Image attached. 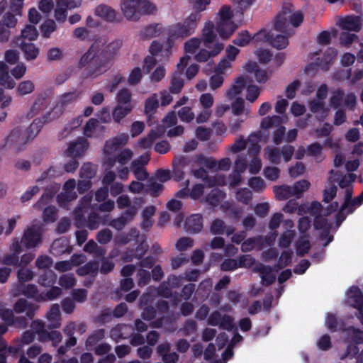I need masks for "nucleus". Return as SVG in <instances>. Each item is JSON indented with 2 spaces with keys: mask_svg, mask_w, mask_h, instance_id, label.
Here are the masks:
<instances>
[{
  "mask_svg": "<svg viewBox=\"0 0 363 363\" xmlns=\"http://www.w3.org/2000/svg\"><path fill=\"white\" fill-rule=\"evenodd\" d=\"M83 80L96 79L108 71L111 66L99 52V45L93 43L79 60L77 66Z\"/></svg>",
  "mask_w": 363,
  "mask_h": 363,
  "instance_id": "1",
  "label": "nucleus"
},
{
  "mask_svg": "<svg viewBox=\"0 0 363 363\" xmlns=\"http://www.w3.org/2000/svg\"><path fill=\"white\" fill-rule=\"evenodd\" d=\"M201 14L198 12L191 13L183 22L177 23L167 28L169 38L177 39L187 38L195 33Z\"/></svg>",
  "mask_w": 363,
  "mask_h": 363,
  "instance_id": "2",
  "label": "nucleus"
},
{
  "mask_svg": "<svg viewBox=\"0 0 363 363\" xmlns=\"http://www.w3.org/2000/svg\"><path fill=\"white\" fill-rule=\"evenodd\" d=\"M41 232L40 230L33 225L28 228L23 233L21 238V243L26 248H33L36 247L39 243L41 242Z\"/></svg>",
  "mask_w": 363,
  "mask_h": 363,
  "instance_id": "3",
  "label": "nucleus"
},
{
  "mask_svg": "<svg viewBox=\"0 0 363 363\" xmlns=\"http://www.w3.org/2000/svg\"><path fill=\"white\" fill-rule=\"evenodd\" d=\"M122 45L123 42L121 40H115L108 43L104 48L101 50L99 48V52L103 57V58H104L112 67L113 65L117 52L121 49Z\"/></svg>",
  "mask_w": 363,
  "mask_h": 363,
  "instance_id": "4",
  "label": "nucleus"
},
{
  "mask_svg": "<svg viewBox=\"0 0 363 363\" xmlns=\"http://www.w3.org/2000/svg\"><path fill=\"white\" fill-rule=\"evenodd\" d=\"M52 113L48 112L43 117L35 118L27 130L26 142L33 140L40 132L43 125L46 123L52 121Z\"/></svg>",
  "mask_w": 363,
  "mask_h": 363,
  "instance_id": "5",
  "label": "nucleus"
},
{
  "mask_svg": "<svg viewBox=\"0 0 363 363\" xmlns=\"http://www.w3.org/2000/svg\"><path fill=\"white\" fill-rule=\"evenodd\" d=\"M78 96L79 94H77L76 91L68 92L62 94L58 101V104L54 107L52 111H49L50 113H52V119L57 118L62 113L65 107L75 101L78 98Z\"/></svg>",
  "mask_w": 363,
  "mask_h": 363,
  "instance_id": "6",
  "label": "nucleus"
},
{
  "mask_svg": "<svg viewBox=\"0 0 363 363\" xmlns=\"http://www.w3.org/2000/svg\"><path fill=\"white\" fill-rule=\"evenodd\" d=\"M89 147V143L84 138H79L76 141L70 143L66 154L69 157H80L84 155Z\"/></svg>",
  "mask_w": 363,
  "mask_h": 363,
  "instance_id": "7",
  "label": "nucleus"
},
{
  "mask_svg": "<svg viewBox=\"0 0 363 363\" xmlns=\"http://www.w3.org/2000/svg\"><path fill=\"white\" fill-rule=\"evenodd\" d=\"M253 271L259 273L261 284L264 286L272 285L276 280V276L272 273V268L269 265L259 264L254 268Z\"/></svg>",
  "mask_w": 363,
  "mask_h": 363,
  "instance_id": "8",
  "label": "nucleus"
},
{
  "mask_svg": "<svg viewBox=\"0 0 363 363\" xmlns=\"http://www.w3.org/2000/svg\"><path fill=\"white\" fill-rule=\"evenodd\" d=\"M121 10L125 17L128 20H138V0H123L121 5Z\"/></svg>",
  "mask_w": 363,
  "mask_h": 363,
  "instance_id": "9",
  "label": "nucleus"
},
{
  "mask_svg": "<svg viewBox=\"0 0 363 363\" xmlns=\"http://www.w3.org/2000/svg\"><path fill=\"white\" fill-rule=\"evenodd\" d=\"M339 26L342 30L359 32L362 28L361 18L354 15L347 16L340 20Z\"/></svg>",
  "mask_w": 363,
  "mask_h": 363,
  "instance_id": "10",
  "label": "nucleus"
},
{
  "mask_svg": "<svg viewBox=\"0 0 363 363\" xmlns=\"http://www.w3.org/2000/svg\"><path fill=\"white\" fill-rule=\"evenodd\" d=\"M337 55V50L333 48H328L321 59L318 58L315 65L323 71L329 69Z\"/></svg>",
  "mask_w": 363,
  "mask_h": 363,
  "instance_id": "11",
  "label": "nucleus"
},
{
  "mask_svg": "<svg viewBox=\"0 0 363 363\" xmlns=\"http://www.w3.org/2000/svg\"><path fill=\"white\" fill-rule=\"evenodd\" d=\"M224 48L223 43L216 42L211 50L208 51L206 49H201L199 52L195 55V60L199 62H205L211 57L218 55Z\"/></svg>",
  "mask_w": 363,
  "mask_h": 363,
  "instance_id": "12",
  "label": "nucleus"
},
{
  "mask_svg": "<svg viewBox=\"0 0 363 363\" xmlns=\"http://www.w3.org/2000/svg\"><path fill=\"white\" fill-rule=\"evenodd\" d=\"M128 140L126 134H121L117 137L107 140L104 145V152L111 155L125 145Z\"/></svg>",
  "mask_w": 363,
  "mask_h": 363,
  "instance_id": "13",
  "label": "nucleus"
},
{
  "mask_svg": "<svg viewBox=\"0 0 363 363\" xmlns=\"http://www.w3.org/2000/svg\"><path fill=\"white\" fill-rule=\"evenodd\" d=\"M203 217L200 214L189 216L184 223L186 230L189 233H197L203 229Z\"/></svg>",
  "mask_w": 363,
  "mask_h": 363,
  "instance_id": "14",
  "label": "nucleus"
},
{
  "mask_svg": "<svg viewBox=\"0 0 363 363\" xmlns=\"http://www.w3.org/2000/svg\"><path fill=\"white\" fill-rule=\"evenodd\" d=\"M264 35V40L269 42V44L277 50H282L286 48L289 45V40L286 35H274L271 32L262 33Z\"/></svg>",
  "mask_w": 363,
  "mask_h": 363,
  "instance_id": "15",
  "label": "nucleus"
},
{
  "mask_svg": "<svg viewBox=\"0 0 363 363\" xmlns=\"http://www.w3.org/2000/svg\"><path fill=\"white\" fill-rule=\"evenodd\" d=\"M245 69L247 72L253 73L256 81L259 83H265L269 79L267 71L260 69L255 62L250 61L247 62Z\"/></svg>",
  "mask_w": 363,
  "mask_h": 363,
  "instance_id": "16",
  "label": "nucleus"
},
{
  "mask_svg": "<svg viewBox=\"0 0 363 363\" xmlns=\"http://www.w3.org/2000/svg\"><path fill=\"white\" fill-rule=\"evenodd\" d=\"M214 23L208 21L205 23L204 28L202 30V40L203 45L208 49L212 48V44L215 43L216 39V34L214 32Z\"/></svg>",
  "mask_w": 363,
  "mask_h": 363,
  "instance_id": "17",
  "label": "nucleus"
},
{
  "mask_svg": "<svg viewBox=\"0 0 363 363\" xmlns=\"http://www.w3.org/2000/svg\"><path fill=\"white\" fill-rule=\"evenodd\" d=\"M347 301L351 306L357 310L363 308V293L358 286H353L350 289Z\"/></svg>",
  "mask_w": 363,
  "mask_h": 363,
  "instance_id": "18",
  "label": "nucleus"
},
{
  "mask_svg": "<svg viewBox=\"0 0 363 363\" xmlns=\"http://www.w3.org/2000/svg\"><path fill=\"white\" fill-rule=\"evenodd\" d=\"M262 35V30L255 33L253 37L250 35L247 30H242L238 34L237 37L233 40V43L238 46L244 47L248 45L252 39H255L256 41L261 40Z\"/></svg>",
  "mask_w": 363,
  "mask_h": 363,
  "instance_id": "19",
  "label": "nucleus"
},
{
  "mask_svg": "<svg viewBox=\"0 0 363 363\" xmlns=\"http://www.w3.org/2000/svg\"><path fill=\"white\" fill-rule=\"evenodd\" d=\"M148 160V158L143 161L136 160L131 163V170L138 181H145L148 177V173L144 167V165L147 163Z\"/></svg>",
  "mask_w": 363,
  "mask_h": 363,
  "instance_id": "20",
  "label": "nucleus"
},
{
  "mask_svg": "<svg viewBox=\"0 0 363 363\" xmlns=\"http://www.w3.org/2000/svg\"><path fill=\"white\" fill-rule=\"evenodd\" d=\"M159 107V100L156 94L148 97L145 102L144 111L147 116V123L150 125L152 124L151 119Z\"/></svg>",
  "mask_w": 363,
  "mask_h": 363,
  "instance_id": "21",
  "label": "nucleus"
},
{
  "mask_svg": "<svg viewBox=\"0 0 363 363\" xmlns=\"http://www.w3.org/2000/svg\"><path fill=\"white\" fill-rule=\"evenodd\" d=\"M99 269V263L98 261L92 260L86 262L84 265L79 267L76 272L79 276H97Z\"/></svg>",
  "mask_w": 363,
  "mask_h": 363,
  "instance_id": "22",
  "label": "nucleus"
},
{
  "mask_svg": "<svg viewBox=\"0 0 363 363\" xmlns=\"http://www.w3.org/2000/svg\"><path fill=\"white\" fill-rule=\"evenodd\" d=\"M236 29L237 26L233 21L218 22L217 23L216 30L220 38L224 40L229 38Z\"/></svg>",
  "mask_w": 363,
  "mask_h": 363,
  "instance_id": "23",
  "label": "nucleus"
},
{
  "mask_svg": "<svg viewBox=\"0 0 363 363\" xmlns=\"http://www.w3.org/2000/svg\"><path fill=\"white\" fill-rule=\"evenodd\" d=\"M155 207L152 205L146 206L142 211V223L140 227L143 230L148 231L153 225L152 217L155 213Z\"/></svg>",
  "mask_w": 363,
  "mask_h": 363,
  "instance_id": "24",
  "label": "nucleus"
},
{
  "mask_svg": "<svg viewBox=\"0 0 363 363\" xmlns=\"http://www.w3.org/2000/svg\"><path fill=\"white\" fill-rule=\"evenodd\" d=\"M95 14L106 21L113 22L116 20L117 13L110 6L101 4L96 8Z\"/></svg>",
  "mask_w": 363,
  "mask_h": 363,
  "instance_id": "25",
  "label": "nucleus"
},
{
  "mask_svg": "<svg viewBox=\"0 0 363 363\" xmlns=\"http://www.w3.org/2000/svg\"><path fill=\"white\" fill-rule=\"evenodd\" d=\"M20 48L24 55L25 59L28 61L35 60L40 52L39 48L32 43L22 42Z\"/></svg>",
  "mask_w": 363,
  "mask_h": 363,
  "instance_id": "26",
  "label": "nucleus"
},
{
  "mask_svg": "<svg viewBox=\"0 0 363 363\" xmlns=\"http://www.w3.org/2000/svg\"><path fill=\"white\" fill-rule=\"evenodd\" d=\"M18 290L21 295H23L28 298H33L36 301H40L38 298L41 296V294H39L38 289L36 285L33 284H21L18 287Z\"/></svg>",
  "mask_w": 363,
  "mask_h": 363,
  "instance_id": "27",
  "label": "nucleus"
},
{
  "mask_svg": "<svg viewBox=\"0 0 363 363\" xmlns=\"http://www.w3.org/2000/svg\"><path fill=\"white\" fill-rule=\"evenodd\" d=\"M330 174H334L336 177L335 181L337 182L339 180L338 184L339 186L342 189L350 187V184L354 182L356 179V175L352 173H350L342 176L341 173L338 171H334L331 169L330 171Z\"/></svg>",
  "mask_w": 363,
  "mask_h": 363,
  "instance_id": "28",
  "label": "nucleus"
},
{
  "mask_svg": "<svg viewBox=\"0 0 363 363\" xmlns=\"http://www.w3.org/2000/svg\"><path fill=\"white\" fill-rule=\"evenodd\" d=\"M309 235H301L296 242V254L299 257H303L308 254L311 249V242L308 240Z\"/></svg>",
  "mask_w": 363,
  "mask_h": 363,
  "instance_id": "29",
  "label": "nucleus"
},
{
  "mask_svg": "<svg viewBox=\"0 0 363 363\" xmlns=\"http://www.w3.org/2000/svg\"><path fill=\"white\" fill-rule=\"evenodd\" d=\"M133 328L131 325L126 324H118L113 327L110 331V337L118 342L122 339H125L126 336L123 330H133Z\"/></svg>",
  "mask_w": 363,
  "mask_h": 363,
  "instance_id": "30",
  "label": "nucleus"
},
{
  "mask_svg": "<svg viewBox=\"0 0 363 363\" xmlns=\"http://www.w3.org/2000/svg\"><path fill=\"white\" fill-rule=\"evenodd\" d=\"M57 280V275L55 272L52 269H47L40 275L38 283L45 287H49L52 286Z\"/></svg>",
  "mask_w": 363,
  "mask_h": 363,
  "instance_id": "31",
  "label": "nucleus"
},
{
  "mask_svg": "<svg viewBox=\"0 0 363 363\" xmlns=\"http://www.w3.org/2000/svg\"><path fill=\"white\" fill-rule=\"evenodd\" d=\"M246 85V80L243 77H239L235 83L228 89L226 95L229 99H233L240 94Z\"/></svg>",
  "mask_w": 363,
  "mask_h": 363,
  "instance_id": "32",
  "label": "nucleus"
},
{
  "mask_svg": "<svg viewBox=\"0 0 363 363\" xmlns=\"http://www.w3.org/2000/svg\"><path fill=\"white\" fill-rule=\"evenodd\" d=\"M133 106H123L117 104L112 111V116L114 122L118 123L122 119L127 116L133 110Z\"/></svg>",
  "mask_w": 363,
  "mask_h": 363,
  "instance_id": "33",
  "label": "nucleus"
},
{
  "mask_svg": "<svg viewBox=\"0 0 363 363\" xmlns=\"http://www.w3.org/2000/svg\"><path fill=\"white\" fill-rule=\"evenodd\" d=\"M225 196V194L223 191L218 189H212L211 192L207 194L206 201L209 205L216 207L219 205Z\"/></svg>",
  "mask_w": 363,
  "mask_h": 363,
  "instance_id": "34",
  "label": "nucleus"
},
{
  "mask_svg": "<svg viewBox=\"0 0 363 363\" xmlns=\"http://www.w3.org/2000/svg\"><path fill=\"white\" fill-rule=\"evenodd\" d=\"M182 74L179 72H174L170 82L169 92L171 94H177L181 92L184 87V82L182 78Z\"/></svg>",
  "mask_w": 363,
  "mask_h": 363,
  "instance_id": "35",
  "label": "nucleus"
},
{
  "mask_svg": "<svg viewBox=\"0 0 363 363\" xmlns=\"http://www.w3.org/2000/svg\"><path fill=\"white\" fill-rule=\"evenodd\" d=\"M138 19L141 16L153 14L157 11L155 5L147 0H138Z\"/></svg>",
  "mask_w": 363,
  "mask_h": 363,
  "instance_id": "36",
  "label": "nucleus"
},
{
  "mask_svg": "<svg viewBox=\"0 0 363 363\" xmlns=\"http://www.w3.org/2000/svg\"><path fill=\"white\" fill-rule=\"evenodd\" d=\"M47 99L44 97H38L33 105L31 106L30 111L27 113V116L29 118H33L37 115L41 110H44L47 107Z\"/></svg>",
  "mask_w": 363,
  "mask_h": 363,
  "instance_id": "37",
  "label": "nucleus"
},
{
  "mask_svg": "<svg viewBox=\"0 0 363 363\" xmlns=\"http://www.w3.org/2000/svg\"><path fill=\"white\" fill-rule=\"evenodd\" d=\"M273 191L279 200H286L294 195L291 186L287 185L275 186H274Z\"/></svg>",
  "mask_w": 363,
  "mask_h": 363,
  "instance_id": "38",
  "label": "nucleus"
},
{
  "mask_svg": "<svg viewBox=\"0 0 363 363\" xmlns=\"http://www.w3.org/2000/svg\"><path fill=\"white\" fill-rule=\"evenodd\" d=\"M68 6L66 0H60L57 4V8L55 10V18L60 22L63 23L67 19V8Z\"/></svg>",
  "mask_w": 363,
  "mask_h": 363,
  "instance_id": "39",
  "label": "nucleus"
},
{
  "mask_svg": "<svg viewBox=\"0 0 363 363\" xmlns=\"http://www.w3.org/2000/svg\"><path fill=\"white\" fill-rule=\"evenodd\" d=\"M116 101L118 104L123 106H133L131 104L132 94L127 88L121 89L116 95Z\"/></svg>",
  "mask_w": 363,
  "mask_h": 363,
  "instance_id": "40",
  "label": "nucleus"
},
{
  "mask_svg": "<svg viewBox=\"0 0 363 363\" xmlns=\"http://www.w3.org/2000/svg\"><path fill=\"white\" fill-rule=\"evenodd\" d=\"M159 24H151L147 26L140 32V36L142 39H150L156 37L160 33V28H158Z\"/></svg>",
  "mask_w": 363,
  "mask_h": 363,
  "instance_id": "41",
  "label": "nucleus"
},
{
  "mask_svg": "<svg viewBox=\"0 0 363 363\" xmlns=\"http://www.w3.org/2000/svg\"><path fill=\"white\" fill-rule=\"evenodd\" d=\"M159 137L160 135L157 133L156 130H151L147 136L140 139L138 141V145L143 149L150 148L154 141Z\"/></svg>",
  "mask_w": 363,
  "mask_h": 363,
  "instance_id": "42",
  "label": "nucleus"
},
{
  "mask_svg": "<svg viewBox=\"0 0 363 363\" xmlns=\"http://www.w3.org/2000/svg\"><path fill=\"white\" fill-rule=\"evenodd\" d=\"M62 294V290L58 286H51V288L45 294H41L38 298L40 301H53Z\"/></svg>",
  "mask_w": 363,
  "mask_h": 363,
  "instance_id": "43",
  "label": "nucleus"
},
{
  "mask_svg": "<svg viewBox=\"0 0 363 363\" xmlns=\"http://www.w3.org/2000/svg\"><path fill=\"white\" fill-rule=\"evenodd\" d=\"M43 220L45 223H54L57 219V209L55 206H48L43 209Z\"/></svg>",
  "mask_w": 363,
  "mask_h": 363,
  "instance_id": "44",
  "label": "nucleus"
},
{
  "mask_svg": "<svg viewBox=\"0 0 363 363\" xmlns=\"http://www.w3.org/2000/svg\"><path fill=\"white\" fill-rule=\"evenodd\" d=\"M62 340V335L60 332L57 330H52L48 332H43L42 342L50 340L52 342L53 346H57Z\"/></svg>",
  "mask_w": 363,
  "mask_h": 363,
  "instance_id": "45",
  "label": "nucleus"
},
{
  "mask_svg": "<svg viewBox=\"0 0 363 363\" xmlns=\"http://www.w3.org/2000/svg\"><path fill=\"white\" fill-rule=\"evenodd\" d=\"M294 237H295V231L294 230H289L284 232L281 234V235L279 240L278 245H279V247H281V248L289 247L291 245Z\"/></svg>",
  "mask_w": 363,
  "mask_h": 363,
  "instance_id": "46",
  "label": "nucleus"
},
{
  "mask_svg": "<svg viewBox=\"0 0 363 363\" xmlns=\"http://www.w3.org/2000/svg\"><path fill=\"white\" fill-rule=\"evenodd\" d=\"M57 28L55 21L52 19H48L40 26V31L42 35L45 38H49L51 33H53Z\"/></svg>",
  "mask_w": 363,
  "mask_h": 363,
  "instance_id": "47",
  "label": "nucleus"
},
{
  "mask_svg": "<svg viewBox=\"0 0 363 363\" xmlns=\"http://www.w3.org/2000/svg\"><path fill=\"white\" fill-rule=\"evenodd\" d=\"M345 98V92L341 89L335 90L330 99V104L334 108H338L342 105V101Z\"/></svg>",
  "mask_w": 363,
  "mask_h": 363,
  "instance_id": "48",
  "label": "nucleus"
},
{
  "mask_svg": "<svg viewBox=\"0 0 363 363\" xmlns=\"http://www.w3.org/2000/svg\"><path fill=\"white\" fill-rule=\"evenodd\" d=\"M293 252L291 250L283 251L276 265L277 269H281L289 265L292 260Z\"/></svg>",
  "mask_w": 363,
  "mask_h": 363,
  "instance_id": "49",
  "label": "nucleus"
},
{
  "mask_svg": "<svg viewBox=\"0 0 363 363\" xmlns=\"http://www.w3.org/2000/svg\"><path fill=\"white\" fill-rule=\"evenodd\" d=\"M289 25L288 16L277 15L275 18L274 28L277 31L286 33Z\"/></svg>",
  "mask_w": 363,
  "mask_h": 363,
  "instance_id": "50",
  "label": "nucleus"
},
{
  "mask_svg": "<svg viewBox=\"0 0 363 363\" xmlns=\"http://www.w3.org/2000/svg\"><path fill=\"white\" fill-rule=\"evenodd\" d=\"M196 162L200 165H203L209 169H215L217 167V161L211 157H206L201 154L196 157Z\"/></svg>",
  "mask_w": 363,
  "mask_h": 363,
  "instance_id": "51",
  "label": "nucleus"
},
{
  "mask_svg": "<svg viewBox=\"0 0 363 363\" xmlns=\"http://www.w3.org/2000/svg\"><path fill=\"white\" fill-rule=\"evenodd\" d=\"M35 85L30 80H26L21 82L16 89L18 95L24 96L30 94L34 91Z\"/></svg>",
  "mask_w": 363,
  "mask_h": 363,
  "instance_id": "52",
  "label": "nucleus"
},
{
  "mask_svg": "<svg viewBox=\"0 0 363 363\" xmlns=\"http://www.w3.org/2000/svg\"><path fill=\"white\" fill-rule=\"evenodd\" d=\"M23 38L30 41L35 40L38 36V32L34 25H26L21 31Z\"/></svg>",
  "mask_w": 363,
  "mask_h": 363,
  "instance_id": "53",
  "label": "nucleus"
},
{
  "mask_svg": "<svg viewBox=\"0 0 363 363\" xmlns=\"http://www.w3.org/2000/svg\"><path fill=\"white\" fill-rule=\"evenodd\" d=\"M96 174V169L91 163H84L80 169V177L83 179H91Z\"/></svg>",
  "mask_w": 363,
  "mask_h": 363,
  "instance_id": "54",
  "label": "nucleus"
},
{
  "mask_svg": "<svg viewBox=\"0 0 363 363\" xmlns=\"http://www.w3.org/2000/svg\"><path fill=\"white\" fill-rule=\"evenodd\" d=\"M138 238H140L139 231L135 228H131L126 235L118 238V242L120 245H125L131 240L138 241Z\"/></svg>",
  "mask_w": 363,
  "mask_h": 363,
  "instance_id": "55",
  "label": "nucleus"
},
{
  "mask_svg": "<svg viewBox=\"0 0 363 363\" xmlns=\"http://www.w3.org/2000/svg\"><path fill=\"white\" fill-rule=\"evenodd\" d=\"M310 186V182L306 179H302L296 182L294 184L293 187H291L294 195H301L303 192H305L309 189Z\"/></svg>",
  "mask_w": 363,
  "mask_h": 363,
  "instance_id": "56",
  "label": "nucleus"
},
{
  "mask_svg": "<svg viewBox=\"0 0 363 363\" xmlns=\"http://www.w3.org/2000/svg\"><path fill=\"white\" fill-rule=\"evenodd\" d=\"M105 337V330L98 329L91 335L86 341V346H94Z\"/></svg>",
  "mask_w": 363,
  "mask_h": 363,
  "instance_id": "57",
  "label": "nucleus"
},
{
  "mask_svg": "<svg viewBox=\"0 0 363 363\" xmlns=\"http://www.w3.org/2000/svg\"><path fill=\"white\" fill-rule=\"evenodd\" d=\"M281 122V119L279 116H267L262 120L261 128L263 129H269L274 125H279Z\"/></svg>",
  "mask_w": 363,
  "mask_h": 363,
  "instance_id": "58",
  "label": "nucleus"
},
{
  "mask_svg": "<svg viewBox=\"0 0 363 363\" xmlns=\"http://www.w3.org/2000/svg\"><path fill=\"white\" fill-rule=\"evenodd\" d=\"M347 333L351 340L356 345L363 343V331L351 327L347 329Z\"/></svg>",
  "mask_w": 363,
  "mask_h": 363,
  "instance_id": "59",
  "label": "nucleus"
},
{
  "mask_svg": "<svg viewBox=\"0 0 363 363\" xmlns=\"http://www.w3.org/2000/svg\"><path fill=\"white\" fill-rule=\"evenodd\" d=\"M267 157L271 163L279 164L281 162V150L278 147H268L266 149Z\"/></svg>",
  "mask_w": 363,
  "mask_h": 363,
  "instance_id": "60",
  "label": "nucleus"
},
{
  "mask_svg": "<svg viewBox=\"0 0 363 363\" xmlns=\"http://www.w3.org/2000/svg\"><path fill=\"white\" fill-rule=\"evenodd\" d=\"M226 228L225 222L221 219H215L211 226L210 231L213 235H223L225 233Z\"/></svg>",
  "mask_w": 363,
  "mask_h": 363,
  "instance_id": "61",
  "label": "nucleus"
},
{
  "mask_svg": "<svg viewBox=\"0 0 363 363\" xmlns=\"http://www.w3.org/2000/svg\"><path fill=\"white\" fill-rule=\"evenodd\" d=\"M101 222V217L95 212L90 213L86 220V227L91 230L99 228Z\"/></svg>",
  "mask_w": 363,
  "mask_h": 363,
  "instance_id": "62",
  "label": "nucleus"
},
{
  "mask_svg": "<svg viewBox=\"0 0 363 363\" xmlns=\"http://www.w3.org/2000/svg\"><path fill=\"white\" fill-rule=\"evenodd\" d=\"M164 189L163 184L158 183L152 179L149 180L147 191L153 197H157L162 191Z\"/></svg>",
  "mask_w": 363,
  "mask_h": 363,
  "instance_id": "63",
  "label": "nucleus"
},
{
  "mask_svg": "<svg viewBox=\"0 0 363 363\" xmlns=\"http://www.w3.org/2000/svg\"><path fill=\"white\" fill-rule=\"evenodd\" d=\"M236 198L238 201L247 205L252 198V194L250 190L243 188L237 191Z\"/></svg>",
  "mask_w": 363,
  "mask_h": 363,
  "instance_id": "64",
  "label": "nucleus"
}]
</instances>
